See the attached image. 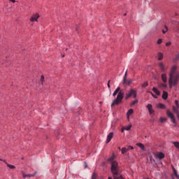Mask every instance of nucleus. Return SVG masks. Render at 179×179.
<instances>
[{
  "mask_svg": "<svg viewBox=\"0 0 179 179\" xmlns=\"http://www.w3.org/2000/svg\"><path fill=\"white\" fill-rule=\"evenodd\" d=\"M177 70V66H173L169 73V87L173 86H177L179 82V73L176 71Z\"/></svg>",
  "mask_w": 179,
  "mask_h": 179,
  "instance_id": "f257e3e1",
  "label": "nucleus"
},
{
  "mask_svg": "<svg viewBox=\"0 0 179 179\" xmlns=\"http://www.w3.org/2000/svg\"><path fill=\"white\" fill-rule=\"evenodd\" d=\"M113 96V97H115V96H117V98L113 100V103H111V107H114V106H118V104H121L122 103V99H124V91L121 90V87H118L114 91Z\"/></svg>",
  "mask_w": 179,
  "mask_h": 179,
  "instance_id": "f03ea898",
  "label": "nucleus"
},
{
  "mask_svg": "<svg viewBox=\"0 0 179 179\" xmlns=\"http://www.w3.org/2000/svg\"><path fill=\"white\" fill-rule=\"evenodd\" d=\"M134 97V99H136V91L134 89H131L129 92L128 94H126L125 100H128L130 97Z\"/></svg>",
  "mask_w": 179,
  "mask_h": 179,
  "instance_id": "7ed1b4c3",
  "label": "nucleus"
},
{
  "mask_svg": "<svg viewBox=\"0 0 179 179\" xmlns=\"http://www.w3.org/2000/svg\"><path fill=\"white\" fill-rule=\"evenodd\" d=\"M127 75H128V70L126 71L124 76L123 78V85H127V86H129L134 82V80H127Z\"/></svg>",
  "mask_w": 179,
  "mask_h": 179,
  "instance_id": "20e7f679",
  "label": "nucleus"
},
{
  "mask_svg": "<svg viewBox=\"0 0 179 179\" xmlns=\"http://www.w3.org/2000/svg\"><path fill=\"white\" fill-rule=\"evenodd\" d=\"M166 115L171 118L172 122L173 124H176V117H174V115L173 114V113H171L169 110H166Z\"/></svg>",
  "mask_w": 179,
  "mask_h": 179,
  "instance_id": "39448f33",
  "label": "nucleus"
},
{
  "mask_svg": "<svg viewBox=\"0 0 179 179\" xmlns=\"http://www.w3.org/2000/svg\"><path fill=\"white\" fill-rule=\"evenodd\" d=\"M146 108H148L149 113H150V115H151L152 117H153V115H155V110H153L152 104L148 103L146 106Z\"/></svg>",
  "mask_w": 179,
  "mask_h": 179,
  "instance_id": "423d86ee",
  "label": "nucleus"
},
{
  "mask_svg": "<svg viewBox=\"0 0 179 179\" xmlns=\"http://www.w3.org/2000/svg\"><path fill=\"white\" fill-rule=\"evenodd\" d=\"M113 136H114V133L113 132L109 133V134L107 136L106 143H108L111 141V139H113Z\"/></svg>",
  "mask_w": 179,
  "mask_h": 179,
  "instance_id": "0eeeda50",
  "label": "nucleus"
},
{
  "mask_svg": "<svg viewBox=\"0 0 179 179\" xmlns=\"http://www.w3.org/2000/svg\"><path fill=\"white\" fill-rule=\"evenodd\" d=\"M38 17H40V15L38 14H34L31 17L30 21L31 22H37V19H38Z\"/></svg>",
  "mask_w": 179,
  "mask_h": 179,
  "instance_id": "6e6552de",
  "label": "nucleus"
},
{
  "mask_svg": "<svg viewBox=\"0 0 179 179\" xmlns=\"http://www.w3.org/2000/svg\"><path fill=\"white\" fill-rule=\"evenodd\" d=\"M36 176V173L34 174H26V173H22V177L23 178H27V177H28V178H31V177H34Z\"/></svg>",
  "mask_w": 179,
  "mask_h": 179,
  "instance_id": "1a4fd4ad",
  "label": "nucleus"
},
{
  "mask_svg": "<svg viewBox=\"0 0 179 179\" xmlns=\"http://www.w3.org/2000/svg\"><path fill=\"white\" fill-rule=\"evenodd\" d=\"M161 78H162V80L164 83H167V75L166 73L162 74Z\"/></svg>",
  "mask_w": 179,
  "mask_h": 179,
  "instance_id": "9d476101",
  "label": "nucleus"
},
{
  "mask_svg": "<svg viewBox=\"0 0 179 179\" xmlns=\"http://www.w3.org/2000/svg\"><path fill=\"white\" fill-rule=\"evenodd\" d=\"M156 157H158V159H164V155L163 152H158L157 154L155 155Z\"/></svg>",
  "mask_w": 179,
  "mask_h": 179,
  "instance_id": "9b49d317",
  "label": "nucleus"
},
{
  "mask_svg": "<svg viewBox=\"0 0 179 179\" xmlns=\"http://www.w3.org/2000/svg\"><path fill=\"white\" fill-rule=\"evenodd\" d=\"M168 97H169V94L167 93V92L164 91L162 94V99L164 100H167Z\"/></svg>",
  "mask_w": 179,
  "mask_h": 179,
  "instance_id": "f8f14e48",
  "label": "nucleus"
},
{
  "mask_svg": "<svg viewBox=\"0 0 179 179\" xmlns=\"http://www.w3.org/2000/svg\"><path fill=\"white\" fill-rule=\"evenodd\" d=\"M152 92H154V93H155V94H157V96H160V92L159 91V90L157 88L153 87Z\"/></svg>",
  "mask_w": 179,
  "mask_h": 179,
  "instance_id": "ddd939ff",
  "label": "nucleus"
},
{
  "mask_svg": "<svg viewBox=\"0 0 179 179\" xmlns=\"http://www.w3.org/2000/svg\"><path fill=\"white\" fill-rule=\"evenodd\" d=\"M157 107H158V108H161L162 110H164V108H166V105L163 103H158Z\"/></svg>",
  "mask_w": 179,
  "mask_h": 179,
  "instance_id": "4468645a",
  "label": "nucleus"
},
{
  "mask_svg": "<svg viewBox=\"0 0 179 179\" xmlns=\"http://www.w3.org/2000/svg\"><path fill=\"white\" fill-rule=\"evenodd\" d=\"M131 125L127 126L126 127L122 128V132H124V131H129L131 128Z\"/></svg>",
  "mask_w": 179,
  "mask_h": 179,
  "instance_id": "2eb2a0df",
  "label": "nucleus"
},
{
  "mask_svg": "<svg viewBox=\"0 0 179 179\" xmlns=\"http://www.w3.org/2000/svg\"><path fill=\"white\" fill-rule=\"evenodd\" d=\"M159 66L162 72H164V71H166V68H164V65L163 64V63H159Z\"/></svg>",
  "mask_w": 179,
  "mask_h": 179,
  "instance_id": "dca6fc26",
  "label": "nucleus"
},
{
  "mask_svg": "<svg viewBox=\"0 0 179 179\" xmlns=\"http://www.w3.org/2000/svg\"><path fill=\"white\" fill-rule=\"evenodd\" d=\"M173 110L176 113V114H177V117H178V118L179 120V111H178V109L177 108H176V106H173Z\"/></svg>",
  "mask_w": 179,
  "mask_h": 179,
  "instance_id": "f3484780",
  "label": "nucleus"
},
{
  "mask_svg": "<svg viewBox=\"0 0 179 179\" xmlns=\"http://www.w3.org/2000/svg\"><path fill=\"white\" fill-rule=\"evenodd\" d=\"M136 145L141 148V150H145V145L142 143H138Z\"/></svg>",
  "mask_w": 179,
  "mask_h": 179,
  "instance_id": "a211bd4d",
  "label": "nucleus"
},
{
  "mask_svg": "<svg viewBox=\"0 0 179 179\" xmlns=\"http://www.w3.org/2000/svg\"><path fill=\"white\" fill-rule=\"evenodd\" d=\"M115 159V157L114 156V155H113L110 157L108 159V162H109L110 163H113Z\"/></svg>",
  "mask_w": 179,
  "mask_h": 179,
  "instance_id": "6ab92c4d",
  "label": "nucleus"
},
{
  "mask_svg": "<svg viewBox=\"0 0 179 179\" xmlns=\"http://www.w3.org/2000/svg\"><path fill=\"white\" fill-rule=\"evenodd\" d=\"M122 155H125L127 152H128V149L127 148H122L121 150Z\"/></svg>",
  "mask_w": 179,
  "mask_h": 179,
  "instance_id": "aec40b11",
  "label": "nucleus"
},
{
  "mask_svg": "<svg viewBox=\"0 0 179 179\" xmlns=\"http://www.w3.org/2000/svg\"><path fill=\"white\" fill-rule=\"evenodd\" d=\"M159 87H161V89H166V87H167V85L164 83H160L159 85Z\"/></svg>",
  "mask_w": 179,
  "mask_h": 179,
  "instance_id": "412c9836",
  "label": "nucleus"
},
{
  "mask_svg": "<svg viewBox=\"0 0 179 179\" xmlns=\"http://www.w3.org/2000/svg\"><path fill=\"white\" fill-rule=\"evenodd\" d=\"M133 113H134V109H129L127 111V117H129V115H131V114H133Z\"/></svg>",
  "mask_w": 179,
  "mask_h": 179,
  "instance_id": "4be33fe9",
  "label": "nucleus"
},
{
  "mask_svg": "<svg viewBox=\"0 0 179 179\" xmlns=\"http://www.w3.org/2000/svg\"><path fill=\"white\" fill-rule=\"evenodd\" d=\"M162 59H163V54H162V52H159L158 53V60L162 61Z\"/></svg>",
  "mask_w": 179,
  "mask_h": 179,
  "instance_id": "5701e85b",
  "label": "nucleus"
},
{
  "mask_svg": "<svg viewBox=\"0 0 179 179\" xmlns=\"http://www.w3.org/2000/svg\"><path fill=\"white\" fill-rule=\"evenodd\" d=\"M173 143L175 148H176L177 149L179 150V142L178 141H175Z\"/></svg>",
  "mask_w": 179,
  "mask_h": 179,
  "instance_id": "b1692460",
  "label": "nucleus"
},
{
  "mask_svg": "<svg viewBox=\"0 0 179 179\" xmlns=\"http://www.w3.org/2000/svg\"><path fill=\"white\" fill-rule=\"evenodd\" d=\"M168 31H169V28L167 27V26L165 25V29H162L163 34H166V33H167Z\"/></svg>",
  "mask_w": 179,
  "mask_h": 179,
  "instance_id": "393cba45",
  "label": "nucleus"
},
{
  "mask_svg": "<svg viewBox=\"0 0 179 179\" xmlns=\"http://www.w3.org/2000/svg\"><path fill=\"white\" fill-rule=\"evenodd\" d=\"M173 174L177 179H179V175L177 173V171H176V169H173Z\"/></svg>",
  "mask_w": 179,
  "mask_h": 179,
  "instance_id": "a878e982",
  "label": "nucleus"
},
{
  "mask_svg": "<svg viewBox=\"0 0 179 179\" xmlns=\"http://www.w3.org/2000/svg\"><path fill=\"white\" fill-rule=\"evenodd\" d=\"M148 85H149V84L148 83V82H145V83H144L141 85V87H143V88L148 87Z\"/></svg>",
  "mask_w": 179,
  "mask_h": 179,
  "instance_id": "bb28decb",
  "label": "nucleus"
},
{
  "mask_svg": "<svg viewBox=\"0 0 179 179\" xmlns=\"http://www.w3.org/2000/svg\"><path fill=\"white\" fill-rule=\"evenodd\" d=\"M7 166H8L9 169H13L16 168L15 166L9 164H7Z\"/></svg>",
  "mask_w": 179,
  "mask_h": 179,
  "instance_id": "cd10ccee",
  "label": "nucleus"
},
{
  "mask_svg": "<svg viewBox=\"0 0 179 179\" xmlns=\"http://www.w3.org/2000/svg\"><path fill=\"white\" fill-rule=\"evenodd\" d=\"M175 104L176 106V108L178 110V108H179V101L176 100L175 101Z\"/></svg>",
  "mask_w": 179,
  "mask_h": 179,
  "instance_id": "c85d7f7f",
  "label": "nucleus"
},
{
  "mask_svg": "<svg viewBox=\"0 0 179 179\" xmlns=\"http://www.w3.org/2000/svg\"><path fill=\"white\" fill-rule=\"evenodd\" d=\"M138 103V100H134L131 102V106H135Z\"/></svg>",
  "mask_w": 179,
  "mask_h": 179,
  "instance_id": "c756f323",
  "label": "nucleus"
},
{
  "mask_svg": "<svg viewBox=\"0 0 179 179\" xmlns=\"http://www.w3.org/2000/svg\"><path fill=\"white\" fill-rule=\"evenodd\" d=\"M150 163H151V164L155 163V159H153V157H150Z\"/></svg>",
  "mask_w": 179,
  "mask_h": 179,
  "instance_id": "7c9ffc66",
  "label": "nucleus"
},
{
  "mask_svg": "<svg viewBox=\"0 0 179 179\" xmlns=\"http://www.w3.org/2000/svg\"><path fill=\"white\" fill-rule=\"evenodd\" d=\"M43 82H44V76H41V83L43 85Z\"/></svg>",
  "mask_w": 179,
  "mask_h": 179,
  "instance_id": "2f4dec72",
  "label": "nucleus"
},
{
  "mask_svg": "<svg viewBox=\"0 0 179 179\" xmlns=\"http://www.w3.org/2000/svg\"><path fill=\"white\" fill-rule=\"evenodd\" d=\"M179 60V53L176 55V57H175V61H178Z\"/></svg>",
  "mask_w": 179,
  "mask_h": 179,
  "instance_id": "473e14b6",
  "label": "nucleus"
},
{
  "mask_svg": "<svg viewBox=\"0 0 179 179\" xmlns=\"http://www.w3.org/2000/svg\"><path fill=\"white\" fill-rule=\"evenodd\" d=\"M162 43H163V40H162L161 38L158 39L157 44H162Z\"/></svg>",
  "mask_w": 179,
  "mask_h": 179,
  "instance_id": "72a5a7b5",
  "label": "nucleus"
},
{
  "mask_svg": "<svg viewBox=\"0 0 179 179\" xmlns=\"http://www.w3.org/2000/svg\"><path fill=\"white\" fill-rule=\"evenodd\" d=\"M164 121H166V118L160 117V122H164Z\"/></svg>",
  "mask_w": 179,
  "mask_h": 179,
  "instance_id": "f704fd0d",
  "label": "nucleus"
},
{
  "mask_svg": "<svg viewBox=\"0 0 179 179\" xmlns=\"http://www.w3.org/2000/svg\"><path fill=\"white\" fill-rule=\"evenodd\" d=\"M127 149H128V150H134V148L131 145H129Z\"/></svg>",
  "mask_w": 179,
  "mask_h": 179,
  "instance_id": "c9c22d12",
  "label": "nucleus"
},
{
  "mask_svg": "<svg viewBox=\"0 0 179 179\" xmlns=\"http://www.w3.org/2000/svg\"><path fill=\"white\" fill-rule=\"evenodd\" d=\"M92 179H96V173L92 174Z\"/></svg>",
  "mask_w": 179,
  "mask_h": 179,
  "instance_id": "e433bc0d",
  "label": "nucleus"
},
{
  "mask_svg": "<svg viewBox=\"0 0 179 179\" xmlns=\"http://www.w3.org/2000/svg\"><path fill=\"white\" fill-rule=\"evenodd\" d=\"M166 47H169V45H171V42H167L166 43Z\"/></svg>",
  "mask_w": 179,
  "mask_h": 179,
  "instance_id": "4c0bfd02",
  "label": "nucleus"
},
{
  "mask_svg": "<svg viewBox=\"0 0 179 179\" xmlns=\"http://www.w3.org/2000/svg\"><path fill=\"white\" fill-rule=\"evenodd\" d=\"M84 166H85V169H87V163L84 162Z\"/></svg>",
  "mask_w": 179,
  "mask_h": 179,
  "instance_id": "58836bf2",
  "label": "nucleus"
},
{
  "mask_svg": "<svg viewBox=\"0 0 179 179\" xmlns=\"http://www.w3.org/2000/svg\"><path fill=\"white\" fill-rule=\"evenodd\" d=\"M108 89H110V81L108 82Z\"/></svg>",
  "mask_w": 179,
  "mask_h": 179,
  "instance_id": "ea45409f",
  "label": "nucleus"
},
{
  "mask_svg": "<svg viewBox=\"0 0 179 179\" xmlns=\"http://www.w3.org/2000/svg\"><path fill=\"white\" fill-rule=\"evenodd\" d=\"M9 1H10V2H13V3H15V2H16V1L15 0H9Z\"/></svg>",
  "mask_w": 179,
  "mask_h": 179,
  "instance_id": "a19ab883",
  "label": "nucleus"
},
{
  "mask_svg": "<svg viewBox=\"0 0 179 179\" xmlns=\"http://www.w3.org/2000/svg\"><path fill=\"white\" fill-rule=\"evenodd\" d=\"M153 97H155V99H157V96H155V95H152Z\"/></svg>",
  "mask_w": 179,
  "mask_h": 179,
  "instance_id": "79ce46f5",
  "label": "nucleus"
},
{
  "mask_svg": "<svg viewBox=\"0 0 179 179\" xmlns=\"http://www.w3.org/2000/svg\"><path fill=\"white\" fill-rule=\"evenodd\" d=\"M124 16H127V13H124Z\"/></svg>",
  "mask_w": 179,
  "mask_h": 179,
  "instance_id": "37998d69",
  "label": "nucleus"
},
{
  "mask_svg": "<svg viewBox=\"0 0 179 179\" xmlns=\"http://www.w3.org/2000/svg\"><path fill=\"white\" fill-rule=\"evenodd\" d=\"M108 179H113V178H111L109 177Z\"/></svg>",
  "mask_w": 179,
  "mask_h": 179,
  "instance_id": "c03bdc74",
  "label": "nucleus"
},
{
  "mask_svg": "<svg viewBox=\"0 0 179 179\" xmlns=\"http://www.w3.org/2000/svg\"><path fill=\"white\" fill-rule=\"evenodd\" d=\"M65 57V55H63L62 57Z\"/></svg>",
  "mask_w": 179,
  "mask_h": 179,
  "instance_id": "a18cd8bd",
  "label": "nucleus"
},
{
  "mask_svg": "<svg viewBox=\"0 0 179 179\" xmlns=\"http://www.w3.org/2000/svg\"><path fill=\"white\" fill-rule=\"evenodd\" d=\"M4 163H6V162H5V161H4Z\"/></svg>",
  "mask_w": 179,
  "mask_h": 179,
  "instance_id": "49530a36",
  "label": "nucleus"
},
{
  "mask_svg": "<svg viewBox=\"0 0 179 179\" xmlns=\"http://www.w3.org/2000/svg\"><path fill=\"white\" fill-rule=\"evenodd\" d=\"M0 160H2V159H0Z\"/></svg>",
  "mask_w": 179,
  "mask_h": 179,
  "instance_id": "de8ad7c7",
  "label": "nucleus"
}]
</instances>
